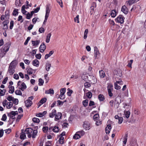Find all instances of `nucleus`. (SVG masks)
<instances>
[{
    "label": "nucleus",
    "mask_w": 146,
    "mask_h": 146,
    "mask_svg": "<svg viewBox=\"0 0 146 146\" xmlns=\"http://www.w3.org/2000/svg\"><path fill=\"white\" fill-rule=\"evenodd\" d=\"M51 36V33L48 34L46 36V42L47 43H48L50 41V38Z\"/></svg>",
    "instance_id": "nucleus-34"
},
{
    "label": "nucleus",
    "mask_w": 146,
    "mask_h": 146,
    "mask_svg": "<svg viewBox=\"0 0 146 146\" xmlns=\"http://www.w3.org/2000/svg\"><path fill=\"white\" fill-rule=\"evenodd\" d=\"M6 52L3 51V49H1L0 51V58L3 57L6 53Z\"/></svg>",
    "instance_id": "nucleus-33"
},
{
    "label": "nucleus",
    "mask_w": 146,
    "mask_h": 146,
    "mask_svg": "<svg viewBox=\"0 0 146 146\" xmlns=\"http://www.w3.org/2000/svg\"><path fill=\"white\" fill-rule=\"evenodd\" d=\"M12 101H13V104L15 105H17L18 104L19 101L18 99H17L14 98Z\"/></svg>",
    "instance_id": "nucleus-63"
},
{
    "label": "nucleus",
    "mask_w": 146,
    "mask_h": 146,
    "mask_svg": "<svg viewBox=\"0 0 146 146\" xmlns=\"http://www.w3.org/2000/svg\"><path fill=\"white\" fill-rule=\"evenodd\" d=\"M25 131L26 132V133L29 138H31L32 137L33 138L35 137L38 133L37 130H33L31 128H27L25 129Z\"/></svg>",
    "instance_id": "nucleus-1"
},
{
    "label": "nucleus",
    "mask_w": 146,
    "mask_h": 146,
    "mask_svg": "<svg viewBox=\"0 0 146 146\" xmlns=\"http://www.w3.org/2000/svg\"><path fill=\"white\" fill-rule=\"evenodd\" d=\"M84 87L86 88H88L91 86L90 84L88 82H86L84 84Z\"/></svg>",
    "instance_id": "nucleus-49"
},
{
    "label": "nucleus",
    "mask_w": 146,
    "mask_h": 146,
    "mask_svg": "<svg viewBox=\"0 0 146 146\" xmlns=\"http://www.w3.org/2000/svg\"><path fill=\"white\" fill-rule=\"evenodd\" d=\"M51 64L49 63H47L46 64V69L47 71H49L50 70Z\"/></svg>",
    "instance_id": "nucleus-36"
},
{
    "label": "nucleus",
    "mask_w": 146,
    "mask_h": 146,
    "mask_svg": "<svg viewBox=\"0 0 146 146\" xmlns=\"http://www.w3.org/2000/svg\"><path fill=\"white\" fill-rule=\"evenodd\" d=\"M7 99L9 101H13L14 98L11 96H9L7 98Z\"/></svg>",
    "instance_id": "nucleus-64"
},
{
    "label": "nucleus",
    "mask_w": 146,
    "mask_h": 146,
    "mask_svg": "<svg viewBox=\"0 0 146 146\" xmlns=\"http://www.w3.org/2000/svg\"><path fill=\"white\" fill-rule=\"evenodd\" d=\"M66 88H62L60 91V94H62V95H64L65 92H66Z\"/></svg>",
    "instance_id": "nucleus-54"
},
{
    "label": "nucleus",
    "mask_w": 146,
    "mask_h": 146,
    "mask_svg": "<svg viewBox=\"0 0 146 146\" xmlns=\"http://www.w3.org/2000/svg\"><path fill=\"white\" fill-rule=\"evenodd\" d=\"M54 52L53 50L49 52L48 54H46L44 58L45 59H47L49 57L52 55L54 53Z\"/></svg>",
    "instance_id": "nucleus-28"
},
{
    "label": "nucleus",
    "mask_w": 146,
    "mask_h": 146,
    "mask_svg": "<svg viewBox=\"0 0 146 146\" xmlns=\"http://www.w3.org/2000/svg\"><path fill=\"white\" fill-rule=\"evenodd\" d=\"M67 90L68 91L67 92V94L68 96H70L72 93L73 91L72 90H70L69 88H68Z\"/></svg>",
    "instance_id": "nucleus-55"
},
{
    "label": "nucleus",
    "mask_w": 146,
    "mask_h": 146,
    "mask_svg": "<svg viewBox=\"0 0 146 146\" xmlns=\"http://www.w3.org/2000/svg\"><path fill=\"white\" fill-rule=\"evenodd\" d=\"M58 141L59 143L61 144H62L64 143V138L63 137L61 136L59 139Z\"/></svg>",
    "instance_id": "nucleus-30"
},
{
    "label": "nucleus",
    "mask_w": 146,
    "mask_h": 146,
    "mask_svg": "<svg viewBox=\"0 0 146 146\" xmlns=\"http://www.w3.org/2000/svg\"><path fill=\"white\" fill-rule=\"evenodd\" d=\"M15 93L17 95L21 96L22 93L21 91L20 90H17L15 91Z\"/></svg>",
    "instance_id": "nucleus-51"
},
{
    "label": "nucleus",
    "mask_w": 146,
    "mask_h": 146,
    "mask_svg": "<svg viewBox=\"0 0 146 146\" xmlns=\"http://www.w3.org/2000/svg\"><path fill=\"white\" fill-rule=\"evenodd\" d=\"M39 63V61L36 59L34 60L33 61V65L36 67H38V66Z\"/></svg>",
    "instance_id": "nucleus-24"
},
{
    "label": "nucleus",
    "mask_w": 146,
    "mask_h": 146,
    "mask_svg": "<svg viewBox=\"0 0 146 146\" xmlns=\"http://www.w3.org/2000/svg\"><path fill=\"white\" fill-rule=\"evenodd\" d=\"M10 46V43L9 42H7L3 46V48H2L1 49L6 52L9 50Z\"/></svg>",
    "instance_id": "nucleus-6"
},
{
    "label": "nucleus",
    "mask_w": 146,
    "mask_h": 146,
    "mask_svg": "<svg viewBox=\"0 0 146 146\" xmlns=\"http://www.w3.org/2000/svg\"><path fill=\"white\" fill-rule=\"evenodd\" d=\"M13 104L12 102H10L7 103L6 107L7 109H10L13 106Z\"/></svg>",
    "instance_id": "nucleus-32"
},
{
    "label": "nucleus",
    "mask_w": 146,
    "mask_h": 146,
    "mask_svg": "<svg viewBox=\"0 0 146 146\" xmlns=\"http://www.w3.org/2000/svg\"><path fill=\"white\" fill-rule=\"evenodd\" d=\"M121 11L125 14H127L128 13L127 8L125 5H124L122 7Z\"/></svg>",
    "instance_id": "nucleus-11"
},
{
    "label": "nucleus",
    "mask_w": 146,
    "mask_h": 146,
    "mask_svg": "<svg viewBox=\"0 0 146 146\" xmlns=\"http://www.w3.org/2000/svg\"><path fill=\"white\" fill-rule=\"evenodd\" d=\"M56 112V110L55 109H53L51 113L49 114V116L50 118H53L55 116Z\"/></svg>",
    "instance_id": "nucleus-20"
},
{
    "label": "nucleus",
    "mask_w": 146,
    "mask_h": 146,
    "mask_svg": "<svg viewBox=\"0 0 146 146\" xmlns=\"http://www.w3.org/2000/svg\"><path fill=\"white\" fill-rule=\"evenodd\" d=\"M47 99L46 98H44L42 99L40 101V102L42 104L46 102Z\"/></svg>",
    "instance_id": "nucleus-60"
},
{
    "label": "nucleus",
    "mask_w": 146,
    "mask_h": 146,
    "mask_svg": "<svg viewBox=\"0 0 146 146\" xmlns=\"http://www.w3.org/2000/svg\"><path fill=\"white\" fill-rule=\"evenodd\" d=\"M79 15H77L76 17L75 18L74 20V21L75 22H76L77 23H79Z\"/></svg>",
    "instance_id": "nucleus-58"
},
{
    "label": "nucleus",
    "mask_w": 146,
    "mask_h": 146,
    "mask_svg": "<svg viewBox=\"0 0 146 146\" xmlns=\"http://www.w3.org/2000/svg\"><path fill=\"white\" fill-rule=\"evenodd\" d=\"M46 46L45 44L44 43H43L42 44H41L40 47V51L41 52H43L46 49Z\"/></svg>",
    "instance_id": "nucleus-13"
},
{
    "label": "nucleus",
    "mask_w": 146,
    "mask_h": 146,
    "mask_svg": "<svg viewBox=\"0 0 146 146\" xmlns=\"http://www.w3.org/2000/svg\"><path fill=\"white\" fill-rule=\"evenodd\" d=\"M59 130V128L58 126H54L53 129V131L55 133H58Z\"/></svg>",
    "instance_id": "nucleus-42"
},
{
    "label": "nucleus",
    "mask_w": 146,
    "mask_h": 146,
    "mask_svg": "<svg viewBox=\"0 0 146 146\" xmlns=\"http://www.w3.org/2000/svg\"><path fill=\"white\" fill-rule=\"evenodd\" d=\"M86 96L88 98H91L92 96V94L90 92H89L86 94Z\"/></svg>",
    "instance_id": "nucleus-59"
},
{
    "label": "nucleus",
    "mask_w": 146,
    "mask_h": 146,
    "mask_svg": "<svg viewBox=\"0 0 146 146\" xmlns=\"http://www.w3.org/2000/svg\"><path fill=\"white\" fill-rule=\"evenodd\" d=\"M68 123L66 122H64L62 124V127L63 128H65L68 127Z\"/></svg>",
    "instance_id": "nucleus-52"
},
{
    "label": "nucleus",
    "mask_w": 146,
    "mask_h": 146,
    "mask_svg": "<svg viewBox=\"0 0 146 146\" xmlns=\"http://www.w3.org/2000/svg\"><path fill=\"white\" fill-rule=\"evenodd\" d=\"M92 6L90 8V12L91 13L92 12H93L94 10V7H96V4L94 2H93L92 3Z\"/></svg>",
    "instance_id": "nucleus-29"
},
{
    "label": "nucleus",
    "mask_w": 146,
    "mask_h": 146,
    "mask_svg": "<svg viewBox=\"0 0 146 146\" xmlns=\"http://www.w3.org/2000/svg\"><path fill=\"white\" fill-rule=\"evenodd\" d=\"M88 33V29H86L85 30L84 33V39H86V38L87 37V34Z\"/></svg>",
    "instance_id": "nucleus-44"
},
{
    "label": "nucleus",
    "mask_w": 146,
    "mask_h": 146,
    "mask_svg": "<svg viewBox=\"0 0 146 146\" xmlns=\"http://www.w3.org/2000/svg\"><path fill=\"white\" fill-rule=\"evenodd\" d=\"M15 68L9 67L7 71V74H9L10 75L13 74L15 72Z\"/></svg>",
    "instance_id": "nucleus-9"
},
{
    "label": "nucleus",
    "mask_w": 146,
    "mask_h": 146,
    "mask_svg": "<svg viewBox=\"0 0 146 146\" xmlns=\"http://www.w3.org/2000/svg\"><path fill=\"white\" fill-rule=\"evenodd\" d=\"M83 127L86 130H89L90 128V123L88 122H84L83 125Z\"/></svg>",
    "instance_id": "nucleus-8"
},
{
    "label": "nucleus",
    "mask_w": 146,
    "mask_h": 146,
    "mask_svg": "<svg viewBox=\"0 0 146 146\" xmlns=\"http://www.w3.org/2000/svg\"><path fill=\"white\" fill-rule=\"evenodd\" d=\"M25 106L27 107H30L31 106L32 104V102L31 100H29V99L27 100L25 102Z\"/></svg>",
    "instance_id": "nucleus-19"
},
{
    "label": "nucleus",
    "mask_w": 146,
    "mask_h": 146,
    "mask_svg": "<svg viewBox=\"0 0 146 146\" xmlns=\"http://www.w3.org/2000/svg\"><path fill=\"white\" fill-rule=\"evenodd\" d=\"M18 9H15L13 12V15L14 16H16L18 15V12L17 11Z\"/></svg>",
    "instance_id": "nucleus-62"
},
{
    "label": "nucleus",
    "mask_w": 146,
    "mask_h": 146,
    "mask_svg": "<svg viewBox=\"0 0 146 146\" xmlns=\"http://www.w3.org/2000/svg\"><path fill=\"white\" fill-rule=\"evenodd\" d=\"M80 137H81L77 133V132H76L75 134L73 136V138L75 139H78Z\"/></svg>",
    "instance_id": "nucleus-40"
},
{
    "label": "nucleus",
    "mask_w": 146,
    "mask_h": 146,
    "mask_svg": "<svg viewBox=\"0 0 146 146\" xmlns=\"http://www.w3.org/2000/svg\"><path fill=\"white\" fill-rule=\"evenodd\" d=\"M17 64L15 60H13L10 63L9 67L15 68Z\"/></svg>",
    "instance_id": "nucleus-16"
},
{
    "label": "nucleus",
    "mask_w": 146,
    "mask_h": 146,
    "mask_svg": "<svg viewBox=\"0 0 146 146\" xmlns=\"http://www.w3.org/2000/svg\"><path fill=\"white\" fill-rule=\"evenodd\" d=\"M17 64L15 60H13L10 63L9 67L15 68Z\"/></svg>",
    "instance_id": "nucleus-15"
},
{
    "label": "nucleus",
    "mask_w": 146,
    "mask_h": 146,
    "mask_svg": "<svg viewBox=\"0 0 146 146\" xmlns=\"http://www.w3.org/2000/svg\"><path fill=\"white\" fill-rule=\"evenodd\" d=\"M55 119H61L62 116V114L61 113L58 112L57 113H56L55 115Z\"/></svg>",
    "instance_id": "nucleus-31"
},
{
    "label": "nucleus",
    "mask_w": 146,
    "mask_h": 146,
    "mask_svg": "<svg viewBox=\"0 0 146 146\" xmlns=\"http://www.w3.org/2000/svg\"><path fill=\"white\" fill-rule=\"evenodd\" d=\"M124 17L122 15H120L115 20L116 21L121 24H123L124 22Z\"/></svg>",
    "instance_id": "nucleus-5"
},
{
    "label": "nucleus",
    "mask_w": 146,
    "mask_h": 146,
    "mask_svg": "<svg viewBox=\"0 0 146 146\" xmlns=\"http://www.w3.org/2000/svg\"><path fill=\"white\" fill-rule=\"evenodd\" d=\"M100 76L101 78H104L105 76L104 71L101 70L99 71Z\"/></svg>",
    "instance_id": "nucleus-27"
},
{
    "label": "nucleus",
    "mask_w": 146,
    "mask_h": 146,
    "mask_svg": "<svg viewBox=\"0 0 146 146\" xmlns=\"http://www.w3.org/2000/svg\"><path fill=\"white\" fill-rule=\"evenodd\" d=\"M117 13L116 11L115 10L113 9L111 11L110 13V15L111 17L114 18L116 16Z\"/></svg>",
    "instance_id": "nucleus-26"
},
{
    "label": "nucleus",
    "mask_w": 146,
    "mask_h": 146,
    "mask_svg": "<svg viewBox=\"0 0 146 146\" xmlns=\"http://www.w3.org/2000/svg\"><path fill=\"white\" fill-rule=\"evenodd\" d=\"M108 124L105 128V131L106 134H109L111 129V124L112 123V122L111 121L110 119L108 121Z\"/></svg>",
    "instance_id": "nucleus-3"
},
{
    "label": "nucleus",
    "mask_w": 146,
    "mask_h": 146,
    "mask_svg": "<svg viewBox=\"0 0 146 146\" xmlns=\"http://www.w3.org/2000/svg\"><path fill=\"white\" fill-rule=\"evenodd\" d=\"M48 130V127L47 126L43 127L42 129V130L44 133H46Z\"/></svg>",
    "instance_id": "nucleus-53"
},
{
    "label": "nucleus",
    "mask_w": 146,
    "mask_h": 146,
    "mask_svg": "<svg viewBox=\"0 0 146 146\" xmlns=\"http://www.w3.org/2000/svg\"><path fill=\"white\" fill-rule=\"evenodd\" d=\"M130 112L129 111H124V113L123 115L124 116H123L124 117H126L127 118H128L130 115Z\"/></svg>",
    "instance_id": "nucleus-21"
},
{
    "label": "nucleus",
    "mask_w": 146,
    "mask_h": 146,
    "mask_svg": "<svg viewBox=\"0 0 146 146\" xmlns=\"http://www.w3.org/2000/svg\"><path fill=\"white\" fill-rule=\"evenodd\" d=\"M77 132V133H78L79 135L80 136V137L81 136H83L85 134V132L82 130L78 131Z\"/></svg>",
    "instance_id": "nucleus-43"
},
{
    "label": "nucleus",
    "mask_w": 146,
    "mask_h": 146,
    "mask_svg": "<svg viewBox=\"0 0 146 146\" xmlns=\"http://www.w3.org/2000/svg\"><path fill=\"white\" fill-rule=\"evenodd\" d=\"M9 21L8 19H7L4 21L3 24V29L5 30H7L8 29V26L7 25L9 23Z\"/></svg>",
    "instance_id": "nucleus-7"
},
{
    "label": "nucleus",
    "mask_w": 146,
    "mask_h": 146,
    "mask_svg": "<svg viewBox=\"0 0 146 146\" xmlns=\"http://www.w3.org/2000/svg\"><path fill=\"white\" fill-rule=\"evenodd\" d=\"M14 22L13 21H11L10 23V25L9 26L10 29L11 30L13 28V27L14 26Z\"/></svg>",
    "instance_id": "nucleus-57"
},
{
    "label": "nucleus",
    "mask_w": 146,
    "mask_h": 146,
    "mask_svg": "<svg viewBox=\"0 0 146 146\" xmlns=\"http://www.w3.org/2000/svg\"><path fill=\"white\" fill-rule=\"evenodd\" d=\"M98 99L100 101H103L105 99L104 96L102 94L99 95L98 96Z\"/></svg>",
    "instance_id": "nucleus-35"
},
{
    "label": "nucleus",
    "mask_w": 146,
    "mask_h": 146,
    "mask_svg": "<svg viewBox=\"0 0 146 146\" xmlns=\"http://www.w3.org/2000/svg\"><path fill=\"white\" fill-rule=\"evenodd\" d=\"M114 86L116 90H118L121 88V87L118 85L116 83H115Z\"/></svg>",
    "instance_id": "nucleus-56"
},
{
    "label": "nucleus",
    "mask_w": 146,
    "mask_h": 146,
    "mask_svg": "<svg viewBox=\"0 0 146 146\" xmlns=\"http://www.w3.org/2000/svg\"><path fill=\"white\" fill-rule=\"evenodd\" d=\"M96 121V124L97 125H99L102 124V121L100 119H94Z\"/></svg>",
    "instance_id": "nucleus-37"
},
{
    "label": "nucleus",
    "mask_w": 146,
    "mask_h": 146,
    "mask_svg": "<svg viewBox=\"0 0 146 146\" xmlns=\"http://www.w3.org/2000/svg\"><path fill=\"white\" fill-rule=\"evenodd\" d=\"M14 92V87L13 86H11L9 87V92L10 93L12 94Z\"/></svg>",
    "instance_id": "nucleus-41"
},
{
    "label": "nucleus",
    "mask_w": 146,
    "mask_h": 146,
    "mask_svg": "<svg viewBox=\"0 0 146 146\" xmlns=\"http://www.w3.org/2000/svg\"><path fill=\"white\" fill-rule=\"evenodd\" d=\"M133 62V60H131L130 61H129L128 62V64L127 65V66L131 68H132L131 65L132 63Z\"/></svg>",
    "instance_id": "nucleus-50"
},
{
    "label": "nucleus",
    "mask_w": 146,
    "mask_h": 146,
    "mask_svg": "<svg viewBox=\"0 0 146 146\" xmlns=\"http://www.w3.org/2000/svg\"><path fill=\"white\" fill-rule=\"evenodd\" d=\"M5 92V89L2 90L0 89V96H2L4 95Z\"/></svg>",
    "instance_id": "nucleus-48"
},
{
    "label": "nucleus",
    "mask_w": 146,
    "mask_h": 146,
    "mask_svg": "<svg viewBox=\"0 0 146 146\" xmlns=\"http://www.w3.org/2000/svg\"><path fill=\"white\" fill-rule=\"evenodd\" d=\"M9 11L8 10H6L5 12V17L7 19H8L9 17Z\"/></svg>",
    "instance_id": "nucleus-39"
},
{
    "label": "nucleus",
    "mask_w": 146,
    "mask_h": 146,
    "mask_svg": "<svg viewBox=\"0 0 146 146\" xmlns=\"http://www.w3.org/2000/svg\"><path fill=\"white\" fill-rule=\"evenodd\" d=\"M139 0H129L126 1L125 3L127 4V6H130L133 3L137 2L139 1Z\"/></svg>",
    "instance_id": "nucleus-10"
},
{
    "label": "nucleus",
    "mask_w": 146,
    "mask_h": 146,
    "mask_svg": "<svg viewBox=\"0 0 146 146\" xmlns=\"http://www.w3.org/2000/svg\"><path fill=\"white\" fill-rule=\"evenodd\" d=\"M27 88V86L25 83L23 82H22L21 85H20L19 88V89L21 90L22 91L24 90Z\"/></svg>",
    "instance_id": "nucleus-17"
},
{
    "label": "nucleus",
    "mask_w": 146,
    "mask_h": 146,
    "mask_svg": "<svg viewBox=\"0 0 146 146\" xmlns=\"http://www.w3.org/2000/svg\"><path fill=\"white\" fill-rule=\"evenodd\" d=\"M38 85L39 86H42L43 85L44 81L42 79L39 78L38 80Z\"/></svg>",
    "instance_id": "nucleus-47"
},
{
    "label": "nucleus",
    "mask_w": 146,
    "mask_h": 146,
    "mask_svg": "<svg viewBox=\"0 0 146 146\" xmlns=\"http://www.w3.org/2000/svg\"><path fill=\"white\" fill-rule=\"evenodd\" d=\"M94 51L95 57V58H96L99 55L100 53L97 46H95L94 48Z\"/></svg>",
    "instance_id": "nucleus-14"
},
{
    "label": "nucleus",
    "mask_w": 146,
    "mask_h": 146,
    "mask_svg": "<svg viewBox=\"0 0 146 146\" xmlns=\"http://www.w3.org/2000/svg\"><path fill=\"white\" fill-rule=\"evenodd\" d=\"M50 4H48L46 5V13L45 17V19L43 23L46 22L49 16V14L50 12Z\"/></svg>",
    "instance_id": "nucleus-2"
},
{
    "label": "nucleus",
    "mask_w": 146,
    "mask_h": 146,
    "mask_svg": "<svg viewBox=\"0 0 146 146\" xmlns=\"http://www.w3.org/2000/svg\"><path fill=\"white\" fill-rule=\"evenodd\" d=\"M45 93L46 94H54V91L53 89H50L48 90L45 91Z\"/></svg>",
    "instance_id": "nucleus-25"
},
{
    "label": "nucleus",
    "mask_w": 146,
    "mask_h": 146,
    "mask_svg": "<svg viewBox=\"0 0 146 146\" xmlns=\"http://www.w3.org/2000/svg\"><path fill=\"white\" fill-rule=\"evenodd\" d=\"M128 137V134H125V137H124L123 140V144L125 145L127 140V137Z\"/></svg>",
    "instance_id": "nucleus-38"
},
{
    "label": "nucleus",
    "mask_w": 146,
    "mask_h": 146,
    "mask_svg": "<svg viewBox=\"0 0 146 146\" xmlns=\"http://www.w3.org/2000/svg\"><path fill=\"white\" fill-rule=\"evenodd\" d=\"M83 105L85 107H86L88 105V100H84L82 102Z\"/></svg>",
    "instance_id": "nucleus-46"
},
{
    "label": "nucleus",
    "mask_w": 146,
    "mask_h": 146,
    "mask_svg": "<svg viewBox=\"0 0 146 146\" xmlns=\"http://www.w3.org/2000/svg\"><path fill=\"white\" fill-rule=\"evenodd\" d=\"M82 78L84 80H86L87 79H88V76L86 74H83L82 76Z\"/></svg>",
    "instance_id": "nucleus-61"
},
{
    "label": "nucleus",
    "mask_w": 146,
    "mask_h": 146,
    "mask_svg": "<svg viewBox=\"0 0 146 146\" xmlns=\"http://www.w3.org/2000/svg\"><path fill=\"white\" fill-rule=\"evenodd\" d=\"M47 113L46 111H44L42 113H38L36 114V116L39 117H42Z\"/></svg>",
    "instance_id": "nucleus-18"
},
{
    "label": "nucleus",
    "mask_w": 146,
    "mask_h": 146,
    "mask_svg": "<svg viewBox=\"0 0 146 146\" xmlns=\"http://www.w3.org/2000/svg\"><path fill=\"white\" fill-rule=\"evenodd\" d=\"M18 114V112L17 111H12L9 113H7V116L9 119H15V116Z\"/></svg>",
    "instance_id": "nucleus-4"
},
{
    "label": "nucleus",
    "mask_w": 146,
    "mask_h": 146,
    "mask_svg": "<svg viewBox=\"0 0 146 146\" xmlns=\"http://www.w3.org/2000/svg\"><path fill=\"white\" fill-rule=\"evenodd\" d=\"M107 87L108 91H112L113 90V85L111 83H109L107 84Z\"/></svg>",
    "instance_id": "nucleus-22"
},
{
    "label": "nucleus",
    "mask_w": 146,
    "mask_h": 146,
    "mask_svg": "<svg viewBox=\"0 0 146 146\" xmlns=\"http://www.w3.org/2000/svg\"><path fill=\"white\" fill-rule=\"evenodd\" d=\"M32 43L33 44V46L36 47L40 43V41L39 40H37L35 41H32Z\"/></svg>",
    "instance_id": "nucleus-23"
},
{
    "label": "nucleus",
    "mask_w": 146,
    "mask_h": 146,
    "mask_svg": "<svg viewBox=\"0 0 146 146\" xmlns=\"http://www.w3.org/2000/svg\"><path fill=\"white\" fill-rule=\"evenodd\" d=\"M15 4L17 6H21V5L20 0H16Z\"/></svg>",
    "instance_id": "nucleus-45"
},
{
    "label": "nucleus",
    "mask_w": 146,
    "mask_h": 146,
    "mask_svg": "<svg viewBox=\"0 0 146 146\" xmlns=\"http://www.w3.org/2000/svg\"><path fill=\"white\" fill-rule=\"evenodd\" d=\"M24 130H21V133L20 136V138L21 139L24 140L26 137V133Z\"/></svg>",
    "instance_id": "nucleus-12"
}]
</instances>
